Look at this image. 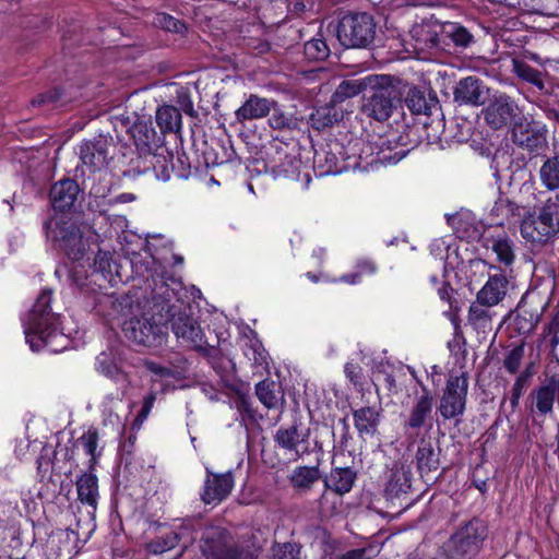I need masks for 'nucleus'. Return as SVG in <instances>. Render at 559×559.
Listing matches in <instances>:
<instances>
[{"mask_svg": "<svg viewBox=\"0 0 559 559\" xmlns=\"http://www.w3.org/2000/svg\"><path fill=\"white\" fill-rule=\"evenodd\" d=\"M51 295L50 289H44L28 313L24 332L33 350L48 347L58 352L57 341L63 340V334L58 331V316L50 311Z\"/></svg>", "mask_w": 559, "mask_h": 559, "instance_id": "nucleus-1", "label": "nucleus"}, {"mask_svg": "<svg viewBox=\"0 0 559 559\" xmlns=\"http://www.w3.org/2000/svg\"><path fill=\"white\" fill-rule=\"evenodd\" d=\"M44 230L47 239L63 250L70 259L78 261L85 254L88 247L85 231L88 229L80 225L72 215L56 213L44 223Z\"/></svg>", "mask_w": 559, "mask_h": 559, "instance_id": "nucleus-2", "label": "nucleus"}, {"mask_svg": "<svg viewBox=\"0 0 559 559\" xmlns=\"http://www.w3.org/2000/svg\"><path fill=\"white\" fill-rule=\"evenodd\" d=\"M559 233V194L549 198L537 215L530 214L520 225L522 238L532 246H544Z\"/></svg>", "mask_w": 559, "mask_h": 559, "instance_id": "nucleus-3", "label": "nucleus"}, {"mask_svg": "<svg viewBox=\"0 0 559 559\" xmlns=\"http://www.w3.org/2000/svg\"><path fill=\"white\" fill-rule=\"evenodd\" d=\"M377 79L369 86L370 95L365 98L361 110L367 117L383 122L389 120L401 104L402 95L390 75H377Z\"/></svg>", "mask_w": 559, "mask_h": 559, "instance_id": "nucleus-4", "label": "nucleus"}, {"mask_svg": "<svg viewBox=\"0 0 559 559\" xmlns=\"http://www.w3.org/2000/svg\"><path fill=\"white\" fill-rule=\"evenodd\" d=\"M487 525L479 519H473L460 526L443 545L450 559L475 558L487 538Z\"/></svg>", "mask_w": 559, "mask_h": 559, "instance_id": "nucleus-5", "label": "nucleus"}, {"mask_svg": "<svg viewBox=\"0 0 559 559\" xmlns=\"http://www.w3.org/2000/svg\"><path fill=\"white\" fill-rule=\"evenodd\" d=\"M201 549L209 559H257L248 545L237 543L223 527H209L202 536Z\"/></svg>", "mask_w": 559, "mask_h": 559, "instance_id": "nucleus-6", "label": "nucleus"}, {"mask_svg": "<svg viewBox=\"0 0 559 559\" xmlns=\"http://www.w3.org/2000/svg\"><path fill=\"white\" fill-rule=\"evenodd\" d=\"M374 35L376 24L367 13L343 16L336 31L337 39L347 48H365L373 41Z\"/></svg>", "mask_w": 559, "mask_h": 559, "instance_id": "nucleus-7", "label": "nucleus"}, {"mask_svg": "<svg viewBox=\"0 0 559 559\" xmlns=\"http://www.w3.org/2000/svg\"><path fill=\"white\" fill-rule=\"evenodd\" d=\"M171 330L178 340L200 352H207L204 333L183 304L167 305Z\"/></svg>", "mask_w": 559, "mask_h": 559, "instance_id": "nucleus-8", "label": "nucleus"}, {"mask_svg": "<svg viewBox=\"0 0 559 559\" xmlns=\"http://www.w3.org/2000/svg\"><path fill=\"white\" fill-rule=\"evenodd\" d=\"M468 379L465 372H451L440 397L437 412L444 420L463 416L466 407Z\"/></svg>", "mask_w": 559, "mask_h": 559, "instance_id": "nucleus-9", "label": "nucleus"}, {"mask_svg": "<svg viewBox=\"0 0 559 559\" xmlns=\"http://www.w3.org/2000/svg\"><path fill=\"white\" fill-rule=\"evenodd\" d=\"M122 331L128 340L146 347H158L166 338L164 324L156 322L146 313H133L123 321Z\"/></svg>", "mask_w": 559, "mask_h": 559, "instance_id": "nucleus-10", "label": "nucleus"}, {"mask_svg": "<svg viewBox=\"0 0 559 559\" xmlns=\"http://www.w3.org/2000/svg\"><path fill=\"white\" fill-rule=\"evenodd\" d=\"M520 109L512 97L507 94L496 95L484 109V119L493 130H500L519 120Z\"/></svg>", "mask_w": 559, "mask_h": 559, "instance_id": "nucleus-11", "label": "nucleus"}, {"mask_svg": "<svg viewBox=\"0 0 559 559\" xmlns=\"http://www.w3.org/2000/svg\"><path fill=\"white\" fill-rule=\"evenodd\" d=\"M477 264L489 270L487 282L476 295L477 301L487 307L499 305L506 298L509 288V280L506 273L500 266L488 264L484 260L478 261Z\"/></svg>", "mask_w": 559, "mask_h": 559, "instance_id": "nucleus-12", "label": "nucleus"}, {"mask_svg": "<svg viewBox=\"0 0 559 559\" xmlns=\"http://www.w3.org/2000/svg\"><path fill=\"white\" fill-rule=\"evenodd\" d=\"M112 140L99 135L80 145V159L90 171L95 173L108 165L109 159L112 158Z\"/></svg>", "mask_w": 559, "mask_h": 559, "instance_id": "nucleus-13", "label": "nucleus"}, {"mask_svg": "<svg viewBox=\"0 0 559 559\" xmlns=\"http://www.w3.org/2000/svg\"><path fill=\"white\" fill-rule=\"evenodd\" d=\"M274 442L278 449L295 455L297 459L310 452L309 430L302 431L297 424L280 427L274 435Z\"/></svg>", "mask_w": 559, "mask_h": 559, "instance_id": "nucleus-14", "label": "nucleus"}, {"mask_svg": "<svg viewBox=\"0 0 559 559\" xmlns=\"http://www.w3.org/2000/svg\"><path fill=\"white\" fill-rule=\"evenodd\" d=\"M511 139L515 145L530 152L538 151L547 143L546 131L523 117L513 123Z\"/></svg>", "mask_w": 559, "mask_h": 559, "instance_id": "nucleus-15", "label": "nucleus"}, {"mask_svg": "<svg viewBox=\"0 0 559 559\" xmlns=\"http://www.w3.org/2000/svg\"><path fill=\"white\" fill-rule=\"evenodd\" d=\"M234 487V477L230 472L216 474L206 468L201 500L205 504H218L225 500Z\"/></svg>", "mask_w": 559, "mask_h": 559, "instance_id": "nucleus-16", "label": "nucleus"}, {"mask_svg": "<svg viewBox=\"0 0 559 559\" xmlns=\"http://www.w3.org/2000/svg\"><path fill=\"white\" fill-rule=\"evenodd\" d=\"M435 399L427 388H423L421 394L416 396L408 415L404 420L405 430H419L430 426Z\"/></svg>", "mask_w": 559, "mask_h": 559, "instance_id": "nucleus-17", "label": "nucleus"}, {"mask_svg": "<svg viewBox=\"0 0 559 559\" xmlns=\"http://www.w3.org/2000/svg\"><path fill=\"white\" fill-rule=\"evenodd\" d=\"M488 95V88L477 76H466L456 84L453 96L459 105H469L478 107L485 104Z\"/></svg>", "mask_w": 559, "mask_h": 559, "instance_id": "nucleus-18", "label": "nucleus"}, {"mask_svg": "<svg viewBox=\"0 0 559 559\" xmlns=\"http://www.w3.org/2000/svg\"><path fill=\"white\" fill-rule=\"evenodd\" d=\"M78 535L73 530H58L47 540V552L51 559H71L76 552Z\"/></svg>", "mask_w": 559, "mask_h": 559, "instance_id": "nucleus-19", "label": "nucleus"}, {"mask_svg": "<svg viewBox=\"0 0 559 559\" xmlns=\"http://www.w3.org/2000/svg\"><path fill=\"white\" fill-rule=\"evenodd\" d=\"M277 106V102L271 98L250 94L246 102L235 111L236 120L240 123L265 118Z\"/></svg>", "mask_w": 559, "mask_h": 559, "instance_id": "nucleus-20", "label": "nucleus"}, {"mask_svg": "<svg viewBox=\"0 0 559 559\" xmlns=\"http://www.w3.org/2000/svg\"><path fill=\"white\" fill-rule=\"evenodd\" d=\"M411 489V469L407 465L395 462L390 468L384 486L386 500H394L406 495Z\"/></svg>", "mask_w": 559, "mask_h": 559, "instance_id": "nucleus-21", "label": "nucleus"}, {"mask_svg": "<svg viewBox=\"0 0 559 559\" xmlns=\"http://www.w3.org/2000/svg\"><path fill=\"white\" fill-rule=\"evenodd\" d=\"M413 51H430L441 46V33L430 24H417L409 31Z\"/></svg>", "mask_w": 559, "mask_h": 559, "instance_id": "nucleus-22", "label": "nucleus"}, {"mask_svg": "<svg viewBox=\"0 0 559 559\" xmlns=\"http://www.w3.org/2000/svg\"><path fill=\"white\" fill-rule=\"evenodd\" d=\"M79 185L72 179H62L50 189V202L55 210L63 213L71 207L76 200Z\"/></svg>", "mask_w": 559, "mask_h": 559, "instance_id": "nucleus-23", "label": "nucleus"}, {"mask_svg": "<svg viewBox=\"0 0 559 559\" xmlns=\"http://www.w3.org/2000/svg\"><path fill=\"white\" fill-rule=\"evenodd\" d=\"M357 479V473L352 467H334L324 478L325 489L338 496L349 492Z\"/></svg>", "mask_w": 559, "mask_h": 559, "instance_id": "nucleus-24", "label": "nucleus"}, {"mask_svg": "<svg viewBox=\"0 0 559 559\" xmlns=\"http://www.w3.org/2000/svg\"><path fill=\"white\" fill-rule=\"evenodd\" d=\"M255 394L259 401L269 409L284 407L285 399L282 386L273 380H262L255 385Z\"/></svg>", "mask_w": 559, "mask_h": 559, "instance_id": "nucleus-25", "label": "nucleus"}, {"mask_svg": "<svg viewBox=\"0 0 559 559\" xmlns=\"http://www.w3.org/2000/svg\"><path fill=\"white\" fill-rule=\"evenodd\" d=\"M377 80L376 74H370L359 79H347L342 81L332 95L333 104H340L347 98L357 96L373 82H377Z\"/></svg>", "mask_w": 559, "mask_h": 559, "instance_id": "nucleus-26", "label": "nucleus"}, {"mask_svg": "<svg viewBox=\"0 0 559 559\" xmlns=\"http://www.w3.org/2000/svg\"><path fill=\"white\" fill-rule=\"evenodd\" d=\"M535 407L540 415L552 412L554 403L559 396V381L552 377L534 391Z\"/></svg>", "mask_w": 559, "mask_h": 559, "instance_id": "nucleus-27", "label": "nucleus"}, {"mask_svg": "<svg viewBox=\"0 0 559 559\" xmlns=\"http://www.w3.org/2000/svg\"><path fill=\"white\" fill-rule=\"evenodd\" d=\"M354 425L360 437L374 436L380 423V411L365 406L353 412Z\"/></svg>", "mask_w": 559, "mask_h": 559, "instance_id": "nucleus-28", "label": "nucleus"}, {"mask_svg": "<svg viewBox=\"0 0 559 559\" xmlns=\"http://www.w3.org/2000/svg\"><path fill=\"white\" fill-rule=\"evenodd\" d=\"M377 147L374 162L382 165H395L409 153V150L400 145L396 140L384 138L378 140Z\"/></svg>", "mask_w": 559, "mask_h": 559, "instance_id": "nucleus-29", "label": "nucleus"}, {"mask_svg": "<svg viewBox=\"0 0 559 559\" xmlns=\"http://www.w3.org/2000/svg\"><path fill=\"white\" fill-rule=\"evenodd\" d=\"M76 491L78 498L82 503L91 507L93 510L96 509L99 497L98 479L91 469L78 478Z\"/></svg>", "mask_w": 559, "mask_h": 559, "instance_id": "nucleus-30", "label": "nucleus"}, {"mask_svg": "<svg viewBox=\"0 0 559 559\" xmlns=\"http://www.w3.org/2000/svg\"><path fill=\"white\" fill-rule=\"evenodd\" d=\"M490 249L496 253L497 262L504 267H510L515 261L514 241L507 235L490 237L487 239Z\"/></svg>", "mask_w": 559, "mask_h": 559, "instance_id": "nucleus-31", "label": "nucleus"}, {"mask_svg": "<svg viewBox=\"0 0 559 559\" xmlns=\"http://www.w3.org/2000/svg\"><path fill=\"white\" fill-rule=\"evenodd\" d=\"M548 306L549 297L537 290L526 292L518 305V307L522 309L523 313L528 316L532 314V317L538 321Z\"/></svg>", "mask_w": 559, "mask_h": 559, "instance_id": "nucleus-32", "label": "nucleus"}, {"mask_svg": "<svg viewBox=\"0 0 559 559\" xmlns=\"http://www.w3.org/2000/svg\"><path fill=\"white\" fill-rule=\"evenodd\" d=\"M542 186L548 191L559 190V154L544 156L538 170Z\"/></svg>", "mask_w": 559, "mask_h": 559, "instance_id": "nucleus-33", "label": "nucleus"}, {"mask_svg": "<svg viewBox=\"0 0 559 559\" xmlns=\"http://www.w3.org/2000/svg\"><path fill=\"white\" fill-rule=\"evenodd\" d=\"M417 468L421 477L428 476L439 467V452H437L431 442L423 441L416 451Z\"/></svg>", "mask_w": 559, "mask_h": 559, "instance_id": "nucleus-34", "label": "nucleus"}, {"mask_svg": "<svg viewBox=\"0 0 559 559\" xmlns=\"http://www.w3.org/2000/svg\"><path fill=\"white\" fill-rule=\"evenodd\" d=\"M520 215L521 206L506 197H500L489 212L492 224L498 226H502L510 218Z\"/></svg>", "mask_w": 559, "mask_h": 559, "instance_id": "nucleus-35", "label": "nucleus"}, {"mask_svg": "<svg viewBox=\"0 0 559 559\" xmlns=\"http://www.w3.org/2000/svg\"><path fill=\"white\" fill-rule=\"evenodd\" d=\"M122 354L117 348H109L96 358V368L107 377L114 378L120 373Z\"/></svg>", "mask_w": 559, "mask_h": 559, "instance_id": "nucleus-36", "label": "nucleus"}, {"mask_svg": "<svg viewBox=\"0 0 559 559\" xmlns=\"http://www.w3.org/2000/svg\"><path fill=\"white\" fill-rule=\"evenodd\" d=\"M156 122L164 133L179 132L181 129V114L176 107L164 105L156 111Z\"/></svg>", "mask_w": 559, "mask_h": 559, "instance_id": "nucleus-37", "label": "nucleus"}, {"mask_svg": "<svg viewBox=\"0 0 559 559\" xmlns=\"http://www.w3.org/2000/svg\"><path fill=\"white\" fill-rule=\"evenodd\" d=\"M335 105L336 104H333L331 100L330 104L316 108L310 115L311 126L317 130L332 127L338 120Z\"/></svg>", "mask_w": 559, "mask_h": 559, "instance_id": "nucleus-38", "label": "nucleus"}, {"mask_svg": "<svg viewBox=\"0 0 559 559\" xmlns=\"http://www.w3.org/2000/svg\"><path fill=\"white\" fill-rule=\"evenodd\" d=\"M489 307L475 301L468 309V323L477 331H486L491 325V313L488 310Z\"/></svg>", "mask_w": 559, "mask_h": 559, "instance_id": "nucleus-39", "label": "nucleus"}, {"mask_svg": "<svg viewBox=\"0 0 559 559\" xmlns=\"http://www.w3.org/2000/svg\"><path fill=\"white\" fill-rule=\"evenodd\" d=\"M440 28L441 40L450 38L456 46L461 47H467L473 40V35L465 27L456 23H447Z\"/></svg>", "mask_w": 559, "mask_h": 559, "instance_id": "nucleus-40", "label": "nucleus"}, {"mask_svg": "<svg viewBox=\"0 0 559 559\" xmlns=\"http://www.w3.org/2000/svg\"><path fill=\"white\" fill-rule=\"evenodd\" d=\"M99 436L95 428H90L79 439L78 442L83 447L85 453L90 455L88 469L93 471L97 464V460L100 456V452H97Z\"/></svg>", "mask_w": 559, "mask_h": 559, "instance_id": "nucleus-41", "label": "nucleus"}, {"mask_svg": "<svg viewBox=\"0 0 559 559\" xmlns=\"http://www.w3.org/2000/svg\"><path fill=\"white\" fill-rule=\"evenodd\" d=\"M318 467L299 466L294 469L290 481L294 487L308 489L319 479Z\"/></svg>", "mask_w": 559, "mask_h": 559, "instance_id": "nucleus-42", "label": "nucleus"}, {"mask_svg": "<svg viewBox=\"0 0 559 559\" xmlns=\"http://www.w3.org/2000/svg\"><path fill=\"white\" fill-rule=\"evenodd\" d=\"M406 105L414 115H429L431 105L426 99L423 92L411 90L406 96Z\"/></svg>", "mask_w": 559, "mask_h": 559, "instance_id": "nucleus-43", "label": "nucleus"}, {"mask_svg": "<svg viewBox=\"0 0 559 559\" xmlns=\"http://www.w3.org/2000/svg\"><path fill=\"white\" fill-rule=\"evenodd\" d=\"M514 71L520 79L533 84L539 91H543L545 88L543 75L539 70H537L526 63L521 62V63H515Z\"/></svg>", "mask_w": 559, "mask_h": 559, "instance_id": "nucleus-44", "label": "nucleus"}, {"mask_svg": "<svg viewBox=\"0 0 559 559\" xmlns=\"http://www.w3.org/2000/svg\"><path fill=\"white\" fill-rule=\"evenodd\" d=\"M243 354L253 366L266 365L267 354L258 340H249L245 345Z\"/></svg>", "mask_w": 559, "mask_h": 559, "instance_id": "nucleus-45", "label": "nucleus"}, {"mask_svg": "<svg viewBox=\"0 0 559 559\" xmlns=\"http://www.w3.org/2000/svg\"><path fill=\"white\" fill-rule=\"evenodd\" d=\"M304 51L309 60H324L330 53V49L322 38L308 40L305 44Z\"/></svg>", "mask_w": 559, "mask_h": 559, "instance_id": "nucleus-46", "label": "nucleus"}, {"mask_svg": "<svg viewBox=\"0 0 559 559\" xmlns=\"http://www.w3.org/2000/svg\"><path fill=\"white\" fill-rule=\"evenodd\" d=\"M185 533H173L169 532L165 536L150 543L148 548L153 554H162L165 552L178 544L180 537L183 536Z\"/></svg>", "mask_w": 559, "mask_h": 559, "instance_id": "nucleus-47", "label": "nucleus"}, {"mask_svg": "<svg viewBox=\"0 0 559 559\" xmlns=\"http://www.w3.org/2000/svg\"><path fill=\"white\" fill-rule=\"evenodd\" d=\"M538 322L539 321L536 320L535 318H533L532 314L531 316L525 314L522 312V309H520L519 307L516 308V314L513 320V324H514V330L520 335L531 334L537 326Z\"/></svg>", "mask_w": 559, "mask_h": 559, "instance_id": "nucleus-48", "label": "nucleus"}, {"mask_svg": "<svg viewBox=\"0 0 559 559\" xmlns=\"http://www.w3.org/2000/svg\"><path fill=\"white\" fill-rule=\"evenodd\" d=\"M532 374H533V372L531 371V368L528 366L523 372H521L516 377L514 384L512 386L511 397H510V404L513 409L519 406V400L522 396L524 389H525L530 378L532 377Z\"/></svg>", "mask_w": 559, "mask_h": 559, "instance_id": "nucleus-49", "label": "nucleus"}, {"mask_svg": "<svg viewBox=\"0 0 559 559\" xmlns=\"http://www.w3.org/2000/svg\"><path fill=\"white\" fill-rule=\"evenodd\" d=\"M269 126L274 130H286L295 127V119L293 116L283 112L278 105L272 108V115L267 120Z\"/></svg>", "mask_w": 559, "mask_h": 559, "instance_id": "nucleus-50", "label": "nucleus"}, {"mask_svg": "<svg viewBox=\"0 0 559 559\" xmlns=\"http://www.w3.org/2000/svg\"><path fill=\"white\" fill-rule=\"evenodd\" d=\"M344 373L346 379L357 389L362 390L366 383L362 367L353 361H347L344 366Z\"/></svg>", "mask_w": 559, "mask_h": 559, "instance_id": "nucleus-51", "label": "nucleus"}, {"mask_svg": "<svg viewBox=\"0 0 559 559\" xmlns=\"http://www.w3.org/2000/svg\"><path fill=\"white\" fill-rule=\"evenodd\" d=\"M523 357L524 345L520 344L508 352L503 360V367L508 372L514 374L519 371Z\"/></svg>", "mask_w": 559, "mask_h": 559, "instance_id": "nucleus-52", "label": "nucleus"}, {"mask_svg": "<svg viewBox=\"0 0 559 559\" xmlns=\"http://www.w3.org/2000/svg\"><path fill=\"white\" fill-rule=\"evenodd\" d=\"M155 24L168 32L174 33H183L186 29V26L182 22L166 13L157 14L155 17Z\"/></svg>", "mask_w": 559, "mask_h": 559, "instance_id": "nucleus-53", "label": "nucleus"}, {"mask_svg": "<svg viewBox=\"0 0 559 559\" xmlns=\"http://www.w3.org/2000/svg\"><path fill=\"white\" fill-rule=\"evenodd\" d=\"M112 259L108 251L98 250L94 259V270L105 277L112 272Z\"/></svg>", "mask_w": 559, "mask_h": 559, "instance_id": "nucleus-54", "label": "nucleus"}, {"mask_svg": "<svg viewBox=\"0 0 559 559\" xmlns=\"http://www.w3.org/2000/svg\"><path fill=\"white\" fill-rule=\"evenodd\" d=\"M374 556L373 548H357L336 556L334 559H371Z\"/></svg>", "mask_w": 559, "mask_h": 559, "instance_id": "nucleus-55", "label": "nucleus"}, {"mask_svg": "<svg viewBox=\"0 0 559 559\" xmlns=\"http://www.w3.org/2000/svg\"><path fill=\"white\" fill-rule=\"evenodd\" d=\"M155 401L156 394L154 392H151L146 396H144L142 408L139 412L135 419L136 423L142 424L148 417Z\"/></svg>", "mask_w": 559, "mask_h": 559, "instance_id": "nucleus-56", "label": "nucleus"}, {"mask_svg": "<svg viewBox=\"0 0 559 559\" xmlns=\"http://www.w3.org/2000/svg\"><path fill=\"white\" fill-rule=\"evenodd\" d=\"M298 551L292 544H284L274 548L272 559H298Z\"/></svg>", "mask_w": 559, "mask_h": 559, "instance_id": "nucleus-57", "label": "nucleus"}, {"mask_svg": "<svg viewBox=\"0 0 559 559\" xmlns=\"http://www.w3.org/2000/svg\"><path fill=\"white\" fill-rule=\"evenodd\" d=\"M61 94L59 90L53 88L43 94H39L32 100L33 106H44L56 103L60 98Z\"/></svg>", "mask_w": 559, "mask_h": 559, "instance_id": "nucleus-58", "label": "nucleus"}, {"mask_svg": "<svg viewBox=\"0 0 559 559\" xmlns=\"http://www.w3.org/2000/svg\"><path fill=\"white\" fill-rule=\"evenodd\" d=\"M177 98H178V104L180 105L181 109L186 114L192 115L193 114V103L190 98L188 90L183 88V87L178 90Z\"/></svg>", "mask_w": 559, "mask_h": 559, "instance_id": "nucleus-59", "label": "nucleus"}, {"mask_svg": "<svg viewBox=\"0 0 559 559\" xmlns=\"http://www.w3.org/2000/svg\"><path fill=\"white\" fill-rule=\"evenodd\" d=\"M356 272L359 274V276L361 275H366V274H374L376 271H377V265L374 263L373 260L371 259H360L357 261V264H356Z\"/></svg>", "mask_w": 559, "mask_h": 559, "instance_id": "nucleus-60", "label": "nucleus"}, {"mask_svg": "<svg viewBox=\"0 0 559 559\" xmlns=\"http://www.w3.org/2000/svg\"><path fill=\"white\" fill-rule=\"evenodd\" d=\"M145 367L148 371L162 378H168L173 374V370L170 368L160 366L154 361H146Z\"/></svg>", "mask_w": 559, "mask_h": 559, "instance_id": "nucleus-61", "label": "nucleus"}, {"mask_svg": "<svg viewBox=\"0 0 559 559\" xmlns=\"http://www.w3.org/2000/svg\"><path fill=\"white\" fill-rule=\"evenodd\" d=\"M183 532L185 535L180 539H185V543H192L195 539L194 531L190 522L183 523L176 533Z\"/></svg>", "mask_w": 559, "mask_h": 559, "instance_id": "nucleus-62", "label": "nucleus"}, {"mask_svg": "<svg viewBox=\"0 0 559 559\" xmlns=\"http://www.w3.org/2000/svg\"><path fill=\"white\" fill-rule=\"evenodd\" d=\"M135 199V197L132 193H121L117 195L111 202L115 203H128L132 202Z\"/></svg>", "mask_w": 559, "mask_h": 559, "instance_id": "nucleus-63", "label": "nucleus"}, {"mask_svg": "<svg viewBox=\"0 0 559 559\" xmlns=\"http://www.w3.org/2000/svg\"><path fill=\"white\" fill-rule=\"evenodd\" d=\"M360 280V276L357 272L352 274H346L341 277L342 282L348 283V284H356Z\"/></svg>", "mask_w": 559, "mask_h": 559, "instance_id": "nucleus-64", "label": "nucleus"}]
</instances>
